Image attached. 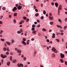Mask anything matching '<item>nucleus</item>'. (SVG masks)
<instances>
[{
  "mask_svg": "<svg viewBox=\"0 0 67 67\" xmlns=\"http://www.w3.org/2000/svg\"><path fill=\"white\" fill-rule=\"evenodd\" d=\"M65 22H67V18H66L65 19Z\"/></svg>",
  "mask_w": 67,
  "mask_h": 67,
  "instance_id": "nucleus-54",
  "label": "nucleus"
},
{
  "mask_svg": "<svg viewBox=\"0 0 67 67\" xmlns=\"http://www.w3.org/2000/svg\"><path fill=\"white\" fill-rule=\"evenodd\" d=\"M62 7H63L62 6V5H60L59 7L58 10H61L62 9Z\"/></svg>",
  "mask_w": 67,
  "mask_h": 67,
  "instance_id": "nucleus-4",
  "label": "nucleus"
},
{
  "mask_svg": "<svg viewBox=\"0 0 67 67\" xmlns=\"http://www.w3.org/2000/svg\"><path fill=\"white\" fill-rule=\"evenodd\" d=\"M34 23L35 24H37V22H35Z\"/></svg>",
  "mask_w": 67,
  "mask_h": 67,
  "instance_id": "nucleus-57",
  "label": "nucleus"
},
{
  "mask_svg": "<svg viewBox=\"0 0 67 67\" xmlns=\"http://www.w3.org/2000/svg\"><path fill=\"white\" fill-rule=\"evenodd\" d=\"M24 20H25L26 19V17L25 16L24 17Z\"/></svg>",
  "mask_w": 67,
  "mask_h": 67,
  "instance_id": "nucleus-38",
  "label": "nucleus"
},
{
  "mask_svg": "<svg viewBox=\"0 0 67 67\" xmlns=\"http://www.w3.org/2000/svg\"><path fill=\"white\" fill-rule=\"evenodd\" d=\"M67 26H65L64 27V30H66V29H67Z\"/></svg>",
  "mask_w": 67,
  "mask_h": 67,
  "instance_id": "nucleus-23",
  "label": "nucleus"
},
{
  "mask_svg": "<svg viewBox=\"0 0 67 67\" xmlns=\"http://www.w3.org/2000/svg\"><path fill=\"white\" fill-rule=\"evenodd\" d=\"M21 43L25 45H26V42L23 41H22Z\"/></svg>",
  "mask_w": 67,
  "mask_h": 67,
  "instance_id": "nucleus-6",
  "label": "nucleus"
},
{
  "mask_svg": "<svg viewBox=\"0 0 67 67\" xmlns=\"http://www.w3.org/2000/svg\"><path fill=\"white\" fill-rule=\"evenodd\" d=\"M29 41H30V40H28L27 42V45H29Z\"/></svg>",
  "mask_w": 67,
  "mask_h": 67,
  "instance_id": "nucleus-19",
  "label": "nucleus"
},
{
  "mask_svg": "<svg viewBox=\"0 0 67 67\" xmlns=\"http://www.w3.org/2000/svg\"><path fill=\"white\" fill-rule=\"evenodd\" d=\"M24 20H22V21H21L19 23L20 24H21L22 23H24Z\"/></svg>",
  "mask_w": 67,
  "mask_h": 67,
  "instance_id": "nucleus-11",
  "label": "nucleus"
},
{
  "mask_svg": "<svg viewBox=\"0 0 67 67\" xmlns=\"http://www.w3.org/2000/svg\"><path fill=\"white\" fill-rule=\"evenodd\" d=\"M36 30L33 31L32 32L33 33H35V34H36V33H36Z\"/></svg>",
  "mask_w": 67,
  "mask_h": 67,
  "instance_id": "nucleus-22",
  "label": "nucleus"
},
{
  "mask_svg": "<svg viewBox=\"0 0 67 67\" xmlns=\"http://www.w3.org/2000/svg\"><path fill=\"white\" fill-rule=\"evenodd\" d=\"M36 6H35L34 5V9H36Z\"/></svg>",
  "mask_w": 67,
  "mask_h": 67,
  "instance_id": "nucleus-58",
  "label": "nucleus"
},
{
  "mask_svg": "<svg viewBox=\"0 0 67 67\" xmlns=\"http://www.w3.org/2000/svg\"><path fill=\"white\" fill-rule=\"evenodd\" d=\"M13 21L14 23H16V21L14 19L13 20Z\"/></svg>",
  "mask_w": 67,
  "mask_h": 67,
  "instance_id": "nucleus-42",
  "label": "nucleus"
},
{
  "mask_svg": "<svg viewBox=\"0 0 67 67\" xmlns=\"http://www.w3.org/2000/svg\"><path fill=\"white\" fill-rule=\"evenodd\" d=\"M32 27H35V26H35V25L34 24H33L32 25Z\"/></svg>",
  "mask_w": 67,
  "mask_h": 67,
  "instance_id": "nucleus-29",
  "label": "nucleus"
},
{
  "mask_svg": "<svg viewBox=\"0 0 67 67\" xmlns=\"http://www.w3.org/2000/svg\"><path fill=\"white\" fill-rule=\"evenodd\" d=\"M6 43L7 44H8V45H10V43L9 42H6Z\"/></svg>",
  "mask_w": 67,
  "mask_h": 67,
  "instance_id": "nucleus-16",
  "label": "nucleus"
},
{
  "mask_svg": "<svg viewBox=\"0 0 67 67\" xmlns=\"http://www.w3.org/2000/svg\"><path fill=\"white\" fill-rule=\"evenodd\" d=\"M37 22H40V20H37Z\"/></svg>",
  "mask_w": 67,
  "mask_h": 67,
  "instance_id": "nucleus-63",
  "label": "nucleus"
},
{
  "mask_svg": "<svg viewBox=\"0 0 67 67\" xmlns=\"http://www.w3.org/2000/svg\"><path fill=\"white\" fill-rule=\"evenodd\" d=\"M52 57H55V55L54 53H53L52 55Z\"/></svg>",
  "mask_w": 67,
  "mask_h": 67,
  "instance_id": "nucleus-14",
  "label": "nucleus"
},
{
  "mask_svg": "<svg viewBox=\"0 0 67 67\" xmlns=\"http://www.w3.org/2000/svg\"><path fill=\"white\" fill-rule=\"evenodd\" d=\"M10 61H12V57L11 56L10 57Z\"/></svg>",
  "mask_w": 67,
  "mask_h": 67,
  "instance_id": "nucleus-17",
  "label": "nucleus"
},
{
  "mask_svg": "<svg viewBox=\"0 0 67 67\" xmlns=\"http://www.w3.org/2000/svg\"><path fill=\"white\" fill-rule=\"evenodd\" d=\"M26 21L27 22H29V19L27 18L26 19Z\"/></svg>",
  "mask_w": 67,
  "mask_h": 67,
  "instance_id": "nucleus-25",
  "label": "nucleus"
},
{
  "mask_svg": "<svg viewBox=\"0 0 67 67\" xmlns=\"http://www.w3.org/2000/svg\"><path fill=\"white\" fill-rule=\"evenodd\" d=\"M43 13L44 14H46V11L45 10H44L43 12Z\"/></svg>",
  "mask_w": 67,
  "mask_h": 67,
  "instance_id": "nucleus-32",
  "label": "nucleus"
},
{
  "mask_svg": "<svg viewBox=\"0 0 67 67\" xmlns=\"http://www.w3.org/2000/svg\"><path fill=\"white\" fill-rule=\"evenodd\" d=\"M44 19V16H42L41 17V20H43Z\"/></svg>",
  "mask_w": 67,
  "mask_h": 67,
  "instance_id": "nucleus-41",
  "label": "nucleus"
},
{
  "mask_svg": "<svg viewBox=\"0 0 67 67\" xmlns=\"http://www.w3.org/2000/svg\"><path fill=\"white\" fill-rule=\"evenodd\" d=\"M50 24L51 25H52V24H53V22H51L50 23Z\"/></svg>",
  "mask_w": 67,
  "mask_h": 67,
  "instance_id": "nucleus-43",
  "label": "nucleus"
},
{
  "mask_svg": "<svg viewBox=\"0 0 67 67\" xmlns=\"http://www.w3.org/2000/svg\"><path fill=\"white\" fill-rule=\"evenodd\" d=\"M10 62H8L7 63V65L8 66H9V65H10Z\"/></svg>",
  "mask_w": 67,
  "mask_h": 67,
  "instance_id": "nucleus-30",
  "label": "nucleus"
},
{
  "mask_svg": "<svg viewBox=\"0 0 67 67\" xmlns=\"http://www.w3.org/2000/svg\"><path fill=\"white\" fill-rule=\"evenodd\" d=\"M57 27H59V28H60L61 29H62V26H59L58 25H57Z\"/></svg>",
  "mask_w": 67,
  "mask_h": 67,
  "instance_id": "nucleus-10",
  "label": "nucleus"
},
{
  "mask_svg": "<svg viewBox=\"0 0 67 67\" xmlns=\"http://www.w3.org/2000/svg\"><path fill=\"white\" fill-rule=\"evenodd\" d=\"M9 48L8 47H7V51H9Z\"/></svg>",
  "mask_w": 67,
  "mask_h": 67,
  "instance_id": "nucleus-50",
  "label": "nucleus"
},
{
  "mask_svg": "<svg viewBox=\"0 0 67 67\" xmlns=\"http://www.w3.org/2000/svg\"><path fill=\"white\" fill-rule=\"evenodd\" d=\"M2 9L3 10H5V7H4Z\"/></svg>",
  "mask_w": 67,
  "mask_h": 67,
  "instance_id": "nucleus-39",
  "label": "nucleus"
},
{
  "mask_svg": "<svg viewBox=\"0 0 67 67\" xmlns=\"http://www.w3.org/2000/svg\"><path fill=\"white\" fill-rule=\"evenodd\" d=\"M7 55H4L3 57V59H4V58H7Z\"/></svg>",
  "mask_w": 67,
  "mask_h": 67,
  "instance_id": "nucleus-15",
  "label": "nucleus"
},
{
  "mask_svg": "<svg viewBox=\"0 0 67 67\" xmlns=\"http://www.w3.org/2000/svg\"><path fill=\"white\" fill-rule=\"evenodd\" d=\"M49 15L50 16H52V14L51 13H50L49 14Z\"/></svg>",
  "mask_w": 67,
  "mask_h": 67,
  "instance_id": "nucleus-53",
  "label": "nucleus"
},
{
  "mask_svg": "<svg viewBox=\"0 0 67 67\" xmlns=\"http://www.w3.org/2000/svg\"><path fill=\"white\" fill-rule=\"evenodd\" d=\"M14 42V41L13 40H12V43H13Z\"/></svg>",
  "mask_w": 67,
  "mask_h": 67,
  "instance_id": "nucleus-46",
  "label": "nucleus"
},
{
  "mask_svg": "<svg viewBox=\"0 0 67 67\" xmlns=\"http://www.w3.org/2000/svg\"><path fill=\"white\" fill-rule=\"evenodd\" d=\"M23 59L25 61V60H26V57H24L23 58Z\"/></svg>",
  "mask_w": 67,
  "mask_h": 67,
  "instance_id": "nucleus-28",
  "label": "nucleus"
},
{
  "mask_svg": "<svg viewBox=\"0 0 67 67\" xmlns=\"http://www.w3.org/2000/svg\"><path fill=\"white\" fill-rule=\"evenodd\" d=\"M55 41H57L58 42H59V39H56Z\"/></svg>",
  "mask_w": 67,
  "mask_h": 67,
  "instance_id": "nucleus-34",
  "label": "nucleus"
},
{
  "mask_svg": "<svg viewBox=\"0 0 67 67\" xmlns=\"http://www.w3.org/2000/svg\"><path fill=\"white\" fill-rule=\"evenodd\" d=\"M31 30L32 31H34V30H35V28H34V27L32 28L31 29Z\"/></svg>",
  "mask_w": 67,
  "mask_h": 67,
  "instance_id": "nucleus-36",
  "label": "nucleus"
},
{
  "mask_svg": "<svg viewBox=\"0 0 67 67\" xmlns=\"http://www.w3.org/2000/svg\"><path fill=\"white\" fill-rule=\"evenodd\" d=\"M17 66H18V67H20V64H18L17 65Z\"/></svg>",
  "mask_w": 67,
  "mask_h": 67,
  "instance_id": "nucleus-47",
  "label": "nucleus"
},
{
  "mask_svg": "<svg viewBox=\"0 0 67 67\" xmlns=\"http://www.w3.org/2000/svg\"><path fill=\"white\" fill-rule=\"evenodd\" d=\"M3 32V31H2V30H1V32H0V34H2V33Z\"/></svg>",
  "mask_w": 67,
  "mask_h": 67,
  "instance_id": "nucleus-24",
  "label": "nucleus"
},
{
  "mask_svg": "<svg viewBox=\"0 0 67 67\" xmlns=\"http://www.w3.org/2000/svg\"><path fill=\"white\" fill-rule=\"evenodd\" d=\"M55 37V34L54 33H53L52 37V38H54Z\"/></svg>",
  "mask_w": 67,
  "mask_h": 67,
  "instance_id": "nucleus-13",
  "label": "nucleus"
},
{
  "mask_svg": "<svg viewBox=\"0 0 67 67\" xmlns=\"http://www.w3.org/2000/svg\"><path fill=\"white\" fill-rule=\"evenodd\" d=\"M52 51L54 52L55 53H57L58 52L57 51L56 49L55 48L53 47L52 49Z\"/></svg>",
  "mask_w": 67,
  "mask_h": 67,
  "instance_id": "nucleus-1",
  "label": "nucleus"
},
{
  "mask_svg": "<svg viewBox=\"0 0 67 67\" xmlns=\"http://www.w3.org/2000/svg\"><path fill=\"white\" fill-rule=\"evenodd\" d=\"M15 7H18V5H18V4H15Z\"/></svg>",
  "mask_w": 67,
  "mask_h": 67,
  "instance_id": "nucleus-48",
  "label": "nucleus"
},
{
  "mask_svg": "<svg viewBox=\"0 0 67 67\" xmlns=\"http://www.w3.org/2000/svg\"><path fill=\"white\" fill-rule=\"evenodd\" d=\"M59 13H60V10H59V9H58V14L59 15H60V14Z\"/></svg>",
  "mask_w": 67,
  "mask_h": 67,
  "instance_id": "nucleus-21",
  "label": "nucleus"
},
{
  "mask_svg": "<svg viewBox=\"0 0 67 67\" xmlns=\"http://www.w3.org/2000/svg\"><path fill=\"white\" fill-rule=\"evenodd\" d=\"M3 49L4 51H7V48L5 47H4L3 48Z\"/></svg>",
  "mask_w": 67,
  "mask_h": 67,
  "instance_id": "nucleus-26",
  "label": "nucleus"
},
{
  "mask_svg": "<svg viewBox=\"0 0 67 67\" xmlns=\"http://www.w3.org/2000/svg\"><path fill=\"white\" fill-rule=\"evenodd\" d=\"M60 60L62 63H64V61L62 59H60Z\"/></svg>",
  "mask_w": 67,
  "mask_h": 67,
  "instance_id": "nucleus-18",
  "label": "nucleus"
},
{
  "mask_svg": "<svg viewBox=\"0 0 67 67\" xmlns=\"http://www.w3.org/2000/svg\"><path fill=\"white\" fill-rule=\"evenodd\" d=\"M17 10V8L16 7H14L13 9V11H15V10Z\"/></svg>",
  "mask_w": 67,
  "mask_h": 67,
  "instance_id": "nucleus-5",
  "label": "nucleus"
},
{
  "mask_svg": "<svg viewBox=\"0 0 67 67\" xmlns=\"http://www.w3.org/2000/svg\"><path fill=\"white\" fill-rule=\"evenodd\" d=\"M47 49H48V50L49 49V47H47Z\"/></svg>",
  "mask_w": 67,
  "mask_h": 67,
  "instance_id": "nucleus-62",
  "label": "nucleus"
},
{
  "mask_svg": "<svg viewBox=\"0 0 67 67\" xmlns=\"http://www.w3.org/2000/svg\"><path fill=\"white\" fill-rule=\"evenodd\" d=\"M60 55L61 57L62 58H64V57H65V55H64V54H62V53H61L60 54Z\"/></svg>",
  "mask_w": 67,
  "mask_h": 67,
  "instance_id": "nucleus-2",
  "label": "nucleus"
},
{
  "mask_svg": "<svg viewBox=\"0 0 67 67\" xmlns=\"http://www.w3.org/2000/svg\"><path fill=\"white\" fill-rule=\"evenodd\" d=\"M49 19L51 20H53V17L52 16V17L51 16H49Z\"/></svg>",
  "mask_w": 67,
  "mask_h": 67,
  "instance_id": "nucleus-7",
  "label": "nucleus"
},
{
  "mask_svg": "<svg viewBox=\"0 0 67 67\" xmlns=\"http://www.w3.org/2000/svg\"><path fill=\"white\" fill-rule=\"evenodd\" d=\"M6 54L7 55H9V53H8V52H7L6 53Z\"/></svg>",
  "mask_w": 67,
  "mask_h": 67,
  "instance_id": "nucleus-56",
  "label": "nucleus"
},
{
  "mask_svg": "<svg viewBox=\"0 0 67 67\" xmlns=\"http://www.w3.org/2000/svg\"><path fill=\"white\" fill-rule=\"evenodd\" d=\"M3 18V16H0V19H2V18Z\"/></svg>",
  "mask_w": 67,
  "mask_h": 67,
  "instance_id": "nucleus-52",
  "label": "nucleus"
},
{
  "mask_svg": "<svg viewBox=\"0 0 67 67\" xmlns=\"http://www.w3.org/2000/svg\"><path fill=\"white\" fill-rule=\"evenodd\" d=\"M65 64L66 65H67V61H65Z\"/></svg>",
  "mask_w": 67,
  "mask_h": 67,
  "instance_id": "nucleus-45",
  "label": "nucleus"
},
{
  "mask_svg": "<svg viewBox=\"0 0 67 67\" xmlns=\"http://www.w3.org/2000/svg\"><path fill=\"white\" fill-rule=\"evenodd\" d=\"M37 26L38 27H40V25H37Z\"/></svg>",
  "mask_w": 67,
  "mask_h": 67,
  "instance_id": "nucleus-60",
  "label": "nucleus"
},
{
  "mask_svg": "<svg viewBox=\"0 0 67 67\" xmlns=\"http://www.w3.org/2000/svg\"><path fill=\"white\" fill-rule=\"evenodd\" d=\"M65 54H67V51H65Z\"/></svg>",
  "mask_w": 67,
  "mask_h": 67,
  "instance_id": "nucleus-64",
  "label": "nucleus"
},
{
  "mask_svg": "<svg viewBox=\"0 0 67 67\" xmlns=\"http://www.w3.org/2000/svg\"><path fill=\"white\" fill-rule=\"evenodd\" d=\"M23 41H24H24H26V39L25 38L23 39Z\"/></svg>",
  "mask_w": 67,
  "mask_h": 67,
  "instance_id": "nucleus-44",
  "label": "nucleus"
},
{
  "mask_svg": "<svg viewBox=\"0 0 67 67\" xmlns=\"http://www.w3.org/2000/svg\"><path fill=\"white\" fill-rule=\"evenodd\" d=\"M35 11L36 12H38V10L37 9H35Z\"/></svg>",
  "mask_w": 67,
  "mask_h": 67,
  "instance_id": "nucleus-51",
  "label": "nucleus"
},
{
  "mask_svg": "<svg viewBox=\"0 0 67 67\" xmlns=\"http://www.w3.org/2000/svg\"><path fill=\"white\" fill-rule=\"evenodd\" d=\"M46 41L47 42H49V41L48 39H47Z\"/></svg>",
  "mask_w": 67,
  "mask_h": 67,
  "instance_id": "nucleus-55",
  "label": "nucleus"
},
{
  "mask_svg": "<svg viewBox=\"0 0 67 67\" xmlns=\"http://www.w3.org/2000/svg\"><path fill=\"white\" fill-rule=\"evenodd\" d=\"M17 9L18 10H21L22 9V6L19 5V6L17 7Z\"/></svg>",
  "mask_w": 67,
  "mask_h": 67,
  "instance_id": "nucleus-3",
  "label": "nucleus"
},
{
  "mask_svg": "<svg viewBox=\"0 0 67 67\" xmlns=\"http://www.w3.org/2000/svg\"><path fill=\"white\" fill-rule=\"evenodd\" d=\"M55 5L56 7H57L58 5V3H55Z\"/></svg>",
  "mask_w": 67,
  "mask_h": 67,
  "instance_id": "nucleus-8",
  "label": "nucleus"
},
{
  "mask_svg": "<svg viewBox=\"0 0 67 67\" xmlns=\"http://www.w3.org/2000/svg\"><path fill=\"white\" fill-rule=\"evenodd\" d=\"M38 15H39V14H38V13H37L35 14V16H36V17H37L38 16Z\"/></svg>",
  "mask_w": 67,
  "mask_h": 67,
  "instance_id": "nucleus-20",
  "label": "nucleus"
},
{
  "mask_svg": "<svg viewBox=\"0 0 67 67\" xmlns=\"http://www.w3.org/2000/svg\"><path fill=\"white\" fill-rule=\"evenodd\" d=\"M1 57H2V58H3V54H1Z\"/></svg>",
  "mask_w": 67,
  "mask_h": 67,
  "instance_id": "nucleus-35",
  "label": "nucleus"
},
{
  "mask_svg": "<svg viewBox=\"0 0 67 67\" xmlns=\"http://www.w3.org/2000/svg\"><path fill=\"white\" fill-rule=\"evenodd\" d=\"M14 16H16L17 15V13H15L14 14Z\"/></svg>",
  "mask_w": 67,
  "mask_h": 67,
  "instance_id": "nucleus-27",
  "label": "nucleus"
},
{
  "mask_svg": "<svg viewBox=\"0 0 67 67\" xmlns=\"http://www.w3.org/2000/svg\"><path fill=\"white\" fill-rule=\"evenodd\" d=\"M9 18H11L12 17L11 15H9Z\"/></svg>",
  "mask_w": 67,
  "mask_h": 67,
  "instance_id": "nucleus-59",
  "label": "nucleus"
},
{
  "mask_svg": "<svg viewBox=\"0 0 67 67\" xmlns=\"http://www.w3.org/2000/svg\"><path fill=\"white\" fill-rule=\"evenodd\" d=\"M21 33V31H17V33H18V34H20Z\"/></svg>",
  "mask_w": 67,
  "mask_h": 67,
  "instance_id": "nucleus-33",
  "label": "nucleus"
},
{
  "mask_svg": "<svg viewBox=\"0 0 67 67\" xmlns=\"http://www.w3.org/2000/svg\"><path fill=\"white\" fill-rule=\"evenodd\" d=\"M16 60L15 59L13 61V63H16Z\"/></svg>",
  "mask_w": 67,
  "mask_h": 67,
  "instance_id": "nucleus-12",
  "label": "nucleus"
},
{
  "mask_svg": "<svg viewBox=\"0 0 67 67\" xmlns=\"http://www.w3.org/2000/svg\"><path fill=\"white\" fill-rule=\"evenodd\" d=\"M51 4L52 5H54V3L53 2H52L51 3Z\"/></svg>",
  "mask_w": 67,
  "mask_h": 67,
  "instance_id": "nucleus-40",
  "label": "nucleus"
},
{
  "mask_svg": "<svg viewBox=\"0 0 67 67\" xmlns=\"http://www.w3.org/2000/svg\"><path fill=\"white\" fill-rule=\"evenodd\" d=\"M20 66H23V64L20 63Z\"/></svg>",
  "mask_w": 67,
  "mask_h": 67,
  "instance_id": "nucleus-49",
  "label": "nucleus"
},
{
  "mask_svg": "<svg viewBox=\"0 0 67 67\" xmlns=\"http://www.w3.org/2000/svg\"><path fill=\"white\" fill-rule=\"evenodd\" d=\"M43 47H46V45H44L43 46Z\"/></svg>",
  "mask_w": 67,
  "mask_h": 67,
  "instance_id": "nucleus-61",
  "label": "nucleus"
},
{
  "mask_svg": "<svg viewBox=\"0 0 67 67\" xmlns=\"http://www.w3.org/2000/svg\"><path fill=\"white\" fill-rule=\"evenodd\" d=\"M1 40L2 41H3V42H4V41L5 40L4 39L1 38Z\"/></svg>",
  "mask_w": 67,
  "mask_h": 67,
  "instance_id": "nucleus-31",
  "label": "nucleus"
},
{
  "mask_svg": "<svg viewBox=\"0 0 67 67\" xmlns=\"http://www.w3.org/2000/svg\"><path fill=\"white\" fill-rule=\"evenodd\" d=\"M17 52L19 53H21V51L19 49H18L17 50Z\"/></svg>",
  "mask_w": 67,
  "mask_h": 67,
  "instance_id": "nucleus-9",
  "label": "nucleus"
},
{
  "mask_svg": "<svg viewBox=\"0 0 67 67\" xmlns=\"http://www.w3.org/2000/svg\"><path fill=\"white\" fill-rule=\"evenodd\" d=\"M42 31L44 32V31H46V29H45V28H43Z\"/></svg>",
  "mask_w": 67,
  "mask_h": 67,
  "instance_id": "nucleus-37",
  "label": "nucleus"
}]
</instances>
